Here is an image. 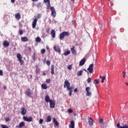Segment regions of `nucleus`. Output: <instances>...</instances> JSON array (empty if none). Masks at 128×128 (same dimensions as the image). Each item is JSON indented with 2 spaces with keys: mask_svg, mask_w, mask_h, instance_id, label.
I'll return each mask as SVG.
<instances>
[{
  "mask_svg": "<svg viewBox=\"0 0 128 128\" xmlns=\"http://www.w3.org/2000/svg\"><path fill=\"white\" fill-rule=\"evenodd\" d=\"M42 18V14H38L36 16H34V20L32 23V28H36V22L38 18Z\"/></svg>",
  "mask_w": 128,
  "mask_h": 128,
  "instance_id": "1",
  "label": "nucleus"
},
{
  "mask_svg": "<svg viewBox=\"0 0 128 128\" xmlns=\"http://www.w3.org/2000/svg\"><path fill=\"white\" fill-rule=\"evenodd\" d=\"M70 36V33L68 32H63L60 34V40H62L65 36Z\"/></svg>",
  "mask_w": 128,
  "mask_h": 128,
  "instance_id": "2",
  "label": "nucleus"
},
{
  "mask_svg": "<svg viewBox=\"0 0 128 128\" xmlns=\"http://www.w3.org/2000/svg\"><path fill=\"white\" fill-rule=\"evenodd\" d=\"M25 94L28 98H32V91L30 89L27 88Z\"/></svg>",
  "mask_w": 128,
  "mask_h": 128,
  "instance_id": "3",
  "label": "nucleus"
},
{
  "mask_svg": "<svg viewBox=\"0 0 128 128\" xmlns=\"http://www.w3.org/2000/svg\"><path fill=\"white\" fill-rule=\"evenodd\" d=\"M17 58L20 62V66H22V64H24V60H22V54L20 53L18 54Z\"/></svg>",
  "mask_w": 128,
  "mask_h": 128,
  "instance_id": "4",
  "label": "nucleus"
},
{
  "mask_svg": "<svg viewBox=\"0 0 128 128\" xmlns=\"http://www.w3.org/2000/svg\"><path fill=\"white\" fill-rule=\"evenodd\" d=\"M51 10V16H53V18H56V9H54V7L52 6L50 7Z\"/></svg>",
  "mask_w": 128,
  "mask_h": 128,
  "instance_id": "5",
  "label": "nucleus"
},
{
  "mask_svg": "<svg viewBox=\"0 0 128 128\" xmlns=\"http://www.w3.org/2000/svg\"><path fill=\"white\" fill-rule=\"evenodd\" d=\"M23 120H25V122H32V117L30 116L28 118L26 116H23Z\"/></svg>",
  "mask_w": 128,
  "mask_h": 128,
  "instance_id": "6",
  "label": "nucleus"
},
{
  "mask_svg": "<svg viewBox=\"0 0 128 128\" xmlns=\"http://www.w3.org/2000/svg\"><path fill=\"white\" fill-rule=\"evenodd\" d=\"M88 122L90 126H94V121L92 118H90V116H88Z\"/></svg>",
  "mask_w": 128,
  "mask_h": 128,
  "instance_id": "7",
  "label": "nucleus"
},
{
  "mask_svg": "<svg viewBox=\"0 0 128 128\" xmlns=\"http://www.w3.org/2000/svg\"><path fill=\"white\" fill-rule=\"evenodd\" d=\"M88 70L90 74H92L94 72V64H90L88 68Z\"/></svg>",
  "mask_w": 128,
  "mask_h": 128,
  "instance_id": "8",
  "label": "nucleus"
},
{
  "mask_svg": "<svg viewBox=\"0 0 128 128\" xmlns=\"http://www.w3.org/2000/svg\"><path fill=\"white\" fill-rule=\"evenodd\" d=\"M50 104V108H54L56 106V102L52 100H50V101L49 102Z\"/></svg>",
  "mask_w": 128,
  "mask_h": 128,
  "instance_id": "9",
  "label": "nucleus"
},
{
  "mask_svg": "<svg viewBox=\"0 0 128 128\" xmlns=\"http://www.w3.org/2000/svg\"><path fill=\"white\" fill-rule=\"evenodd\" d=\"M90 87H86V95L88 96H92V92H90Z\"/></svg>",
  "mask_w": 128,
  "mask_h": 128,
  "instance_id": "10",
  "label": "nucleus"
},
{
  "mask_svg": "<svg viewBox=\"0 0 128 128\" xmlns=\"http://www.w3.org/2000/svg\"><path fill=\"white\" fill-rule=\"evenodd\" d=\"M70 86V83L68 80H66L64 82V88H66Z\"/></svg>",
  "mask_w": 128,
  "mask_h": 128,
  "instance_id": "11",
  "label": "nucleus"
},
{
  "mask_svg": "<svg viewBox=\"0 0 128 128\" xmlns=\"http://www.w3.org/2000/svg\"><path fill=\"white\" fill-rule=\"evenodd\" d=\"M20 113L22 116H26V110L24 107L20 108Z\"/></svg>",
  "mask_w": 128,
  "mask_h": 128,
  "instance_id": "12",
  "label": "nucleus"
},
{
  "mask_svg": "<svg viewBox=\"0 0 128 128\" xmlns=\"http://www.w3.org/2000/svg\"><path fill=\"white\" fill-rule=\"evenodd\" d=\"M120 122H118L116 124V127L118 128H128V126L126 125V124H124L123 126H120Z\"/></svg>",
  "mask_w": 128,
  "mask_h": 128,
  "instance_id": "13",
  "label": "nucleus"
},
{
  "mask_svg": "<svg viewBox=\"0 0 128 128\" xmlns=\"http://www.w3.org/2000/svg\"><path fill=\"white\" fill-rule=\"evenodd\" d=\"M86 60L85 58H83L80 62L79 66H82L86 64Z\"/></svg>",
  "mask_w": 128,
  "mask_h": 128,
  "instance_id": "14",
  "label": "nucleus"
},
{
  "mask_svg": "<svg viewBox=\"0 0 128 128\" xmlns=\"http://www.w3.org/2000/svg\"><path fill=\"white\" fill-rule=\"evenodd\" d=\"M50 34L52 38H56V30H51Z\"/></svg>",
  "mask_w": 128,
  "mask_h": 128,
  "instance_id": "15",
  "label": "nucleus"
},
{
  "mask_svg": "<svg viewBox=\"0 0 128 128\" xmlns=\"http://www.w3.org/2000/svg\"><path fill=\"white\" fill-rule=\"evenodd\" d=\"M3 46L4 48H8L10 46V42L8 40H4L3 42Z\"/></svg>",
  "mask_w": 128,
  "mask_h": 128,
  "instance_id": "16",
  "label": "nucleus"
},
{
  "mask_svg": "<svg viewBox=\"0 0 128 128\" xmlns=\"http://www.w3.org/2000/svg\"><path fill=\"white\" fill-rule=\"evenodd\" d=\"M24 124H25L24 122H20L19 124V125H18V126H16V128H22L23 126H24Z\"/></svg>",
  "mask_w": 128,
  "mask_h": 128,
  "instance_id": "17",
  "label": "nucleus"
},
{
  "mask_svg": "<svg viewBox=\"0 0 128 128\" xmlns=\"http://www.w3.org/2000/svg\"><path fill=\"white\" fill-rule=\"evenodd\" d=\"M54 50L55 52H58L59 54H60L61 52V50H60V48H56V46H54Z\"/></svg>",
  "mask_w": 128,
  "mask_h": 128,
  "instance_id": "18",
  "label": "nucleus"
},
{
  "mask_svg": "<svg viewBox=\"0 0 128 128\" xmlns=\"http://www.w3.org/2000/svg\"><path fill=\"white\" fill-rule=\"evenodd\" d=\"M20 18H22V16H20V13L15 14V18L18 20H20Z\"/></svg>",
  "mask_w": 128,
  "mask_h": 128,
  "instance_id": "19",
  "label": "nucleus"
},
{
  "mask_svg": "<svg viewBox=\"0 0 128 128\" xmlns=\"http://www.w3.org/2000/svg\"><path fill=\"white\" fill-rule=\"evenodd\" d=\"M22 42H28V38L26 36L22 37L21 38Z\"/></svg>",
  "mask_w": 128,
  "mask_h": 128,
  "instance_id": "20",
  "label": "nucleus"
},
{
  "mask_svg": "<svg viewBox=\"0 0 128 128\" xmlns=\"http://www.w3.org/2000/svg\"><path fill=\"white\" fill-rule=\"evenodd\" d=\"M41 88L42 90H48V85L46 84H42L41 85Z\"/></svg>",
  "mask_w": 128,
  "mask_h": 128,
  "instance_id": "21",
  "label": "nucleus"
},
{
  "mask_svg": "<svg viewBox=\"0 0 128 128\" xmlns=\"http://www.w3.org/2000/svg\"><path fill=\"white\" fill-rule=\"evenodd\" d=\"M45 101L46 102H50V98L48 95H46L45 97Z\"/></svg>",
  "mask_w": 128,
  "mask_h": 128,
  "instance_id": "22",
  "label": "nucleus"
},
{
  "mask_svg": "<svg viewBox=\"0 0 128 128\" xmlns=\"http://www.w3.org/2000/svg\"><path fill=\"white\" fill-rule=\"evenodd\" d=\"M52 120H53V122H54V124L55 126H58V120H56V118H52Z\"/></svg>",
  "mask_w": 128,
  "mask_h": 128,
  "instance_id": "23",
  "label": "nucleus"
},
{
  "mask_svg": "<svg viewBox=\"0 0 128 128\" xmlns=\"http://www.w3.org/2000/svg\"><path fill=\"white\" fill-rule=\"evenodd\" d=\"M70 128H74V122L72 120L70 122V124L69 126Z\"/></svg>",
  "mask_w": 128,
  "mask_h": 128,
  "instance_id": "24",
  "label": "nucleus"
},
{
  "mask_svg": "<svg viewBox=\"0 0 128 128\" xmlns=\"http://www.w3.org/2000/svg\"><path fill=\"white\" fill-rule=\"evenodd\" d=\"M51 74H54V65L51 66Z\"/></svg>",
  "mask_w": 128,
  "mask_h": 128,
  "instance_id": "25",
  "label": "nucleus"
},
{
  "mask_svg": "<svg viewBox=\"0 0 128 128\" xmlns=\"http://www.w3.org/2000/svg\"><path fill=\"white\" fill-rule=\"evenodd\" d=\"M71 52L73 54H76V51L74 50V46H73L72 48H71Z\"/></svg>",
  "mask_w": 128,
  "mask_h": 128,
  "instance_id": "26",
  "label": "nucleus"
},
{
  "mask_svg": "<svg viewBox=\"0 0 128 128\" xmlns=\"http://www.w3.org/2000/svg\"><path fill=\"white\" fill-rule=\"evenodd\" d=\"M100 78H102L101 82L102 84L104 82V80H106V76H100Z\"/></svg>",
  "mask_w": 128,
  "mask_h": 128,
  "instance_id": "27",
  "label": "nucleus"
},
{
  "mask_svg": "<svg viewBox=\"0 0 128 128\" xmlns=\"http://www.w3.org/2000/svg\"><path fill=\"white\" fill-rule=\"evenodd\" d=\"M82 72H84V71L82 70H80L77 72V76H82Z\"/></svg>",
  "mask_w": 128,
  "mask_h": 128,
  "instance_id": "28",
  "label": "nucleus"
},
{
  "mask_svg": "<svg viewBox=\"0 0 128 128\" xmlns=\"http://www.w3.org/2000/svg\"><path fill=\"white\" fill-rule=\"evenodd\" d=\"M52 122V116H48L46 118V122Z\"/></svg>",
  "mask_w": 128,
  "mask_h": 128,
  "instance_id": "29",
  "label": "nucleus"
},
{
  "mask_svg": "<svg viewBox=\"0 0 128 128\" xmlns=\"http://www.w3.org/2000/svg\"><path fill=\"white\" fill-rule=\"evenodd\" d=\"M100 122V124H102V126H104V119L102 118H99Z\"/></svg>",
  "mask_w": 128,
  "mask_h": 128,
  "instance_id": "30",
  "label": "nucleus"
},
{
  "mask_svg": "<svg viewBox=\"0 0 128 128\" xmlns=\"http://www.w3.org/2000/svg\"><path fill=\"white\" fill-rule=\"evenodd\" d=\"M36 42H42V39L40 37H36Z\"/></svg>",
  "mask_w": 128,
  "mask_h": 128,
  "instance_id": "31",
  "label": "nucleus"
},
{
  "mask_svg": "<svg viewBox=\"0 0 128 128\" xmlns=\"http://www.w3.org/2000/svg\"><path fill=\"white\" fill-rule=\"evenodd\" d=\"M36 8H42V3L40 2L36 4Z\"/></svg>",
  "mask_w": 128,
  "mask_h": 128,
  "instance_id": "32",
  "label": "nucleus"
},
{
  "mask_svg": "<svg viewBox=\"0 0 128 128\" xmlns=\"http://www.w3.org/2000/svg\"><path fill=\"white\" fill-rule=\"evenodd\" d=\"M36 74H40V68H38L36 67Z\"/></svg>",
  "mask_w": 128,
  "mask_h": 128,
  "instance_id": "33",
  "label": "nucleus"
},
{
  "mask_svg": "<svg viewBox=\"0 0 128 128\" xmlns=\"http://www.w3.org/2000/svg\"><path fill=\"white\" fill-rule=\"evenodd\" d=\"M70 54V51L68 50L67 52H64V53L63 54H64V56H68V55Z\"/></svg>",
  "mask_w": 128,
  "mask_h": 128,
  "instance_id": "34",
  "label": "nucleus"
},
{
  "mask_svg": "<svg viewBox=\"0 0 128 128\" xmlns=\"http://www.w3.org/2000/svg\"><path fill=\"white\" fill-rule=\"evenodd\" d=\"M46 9L48 10L49 8H50V2H49L48 3V4H46Z\"/></svg>",
  "mask_w": 128,
  "mask_h": 128,
  "instance_id": "35",
  "label": "nucleus"
},
{
  "mask_svg": "<svg viewBox=\"0 0 128 128\" xmlns=\"http://www.w3.org/2000/svg\"><path fill=\"white\" fill-rule=\"evenodd\" d=\"M72 88H74L70 86L66 88L67 90H69V92H72Z\"/></svg>",
  "mask_w": 128,
  "mask_h": 128,
  "instance_id": "36",
  "label": "nucleus"
},
{
  "mask_svg": "<svg viewBox=\"0 0 128 128\" xmlns=\"http://www.w3.org/2000/svg\"><path fill=\"white\" fill-rule=\"evenodd\" d=\"M94 84H100V82H98V80L96 79L94 80Z\"/></svg>",
  "mask_w": 128,
  "mask_h": 128,
  "instance_id": "37",
  "label": "nucleus"
},
{
  "mask_svg": "<svg viewBox=\"0 0 128 128\" xmlns=\"http://www.w3.org/2000/svg\"><path fill=\"white\" fill-rule=\"evenodd\" d=\"M41 54H46V49L43 48L41 50Z\"/></svg>",
  "mask_w": 128,
  "mask_h": 128,
  "instance_id": "38",
  "label": "nucleus"
},
{
  "mask_svg": "<svg viewBox=\"0 0 128 128\" xmlns=\"http://www.w3.org/2000/svg\"><path fill=\"white\" fill-rule=\"evenodd\" d=\"M72 64H70V65L68 66V70H71L72 68Z\"/></svg>",
  "mask_w": 128,
  "mask_h": 128,
  "instance_id": "39",
  "label": "nucleus"
},
{
  "mask_svg": "<svg viewBox=\"0 0 128 128\" xmlns=\"http://www.w3.org/2000/svg\"><path fill=\"white\" fill-rule=\"evenodd\" d=\"M92 82V78H88L87 80V82H88V84H90V82Z\"/></svg>",
  "mask_w": 128,
  "mask_h": 128,
  "instance_id": "40",
  "label": "nucleus"
},
{
  "mask_svg": "<svg viewBox=\"0 0 128 128\" xmlns=\"http://www.w3.org/2000/svg\"><path fill=\"white\" fill-rule=\"evenodd\" d=\"M1 126L2 128H8V126L6 125L2 124L1 125Z\"/></svg>",
  "mask_w": 128,
  "mask_h": 128,
  "instance_id": "41",
  "label": "nucleus"
},
{
  "mask_svg": "<svg viewBox=\"0 0 128 128\" xmlns=\"http://www.w3.org/2000/svg\"><path fill=\"white\" fill-rule=\"evenodd\" d=\"M22 34H24V31L22 30H19V34H20V36H22Z\"/></svg>",
  "mask_w": 128,
  "mask_h": 128,
  "instance_id": "42",
  "label": "nucleus"
},
{
  "mask_svg": "<svg viewBox=\"0 0 128 128\" xmlns=\"http://www.w3.org/2000/svg\"><path fill=\"white\" fill-rule=\"evenodd\" d=\"M44 122V120L43 119H40L39 120V123L42 124Z\"/></svg>",
  "mask_w": 128,
  "mask_h": 128,
  "instance_id": "43",
  "label": "nucleus"
},
{
  "mask_svg": "<svg viewBox=\"0 0 128 128\" xmlns=\"http://www.w3.org/2000/svg\"><path fill=\"white\" fill-rule=\"evenodd\" d=\"M46 82L47 84H50V79H47V80H46Z\"/></svg>",
  "mask_w": 128,
  "mask_h": 128,
  "instance_id": "44",
  "label": "nucleus"
},
{
  "mask_svg": "<svg viewBox=\"0 0 128 128\" xmlns=\"http://www.w3.org/2000/svg\"><path fill=\"white\" fill-rule=\"evenodd\" d=\"M5 120H6V122H10V118L7 117V118H5Z\"/></svg>",
  "mask_w": 128,
  "mask_h": 128,
  "instance_id": "45",
  "label": "nucleus"
},
{
  "mask_svg": "<svg viewBox=\"0 0 128 128\" xmlns=\"http://www.w3.org/2000/svg\"><path fill=\"white\" fill-rule=\"evenodd\" d=\"M46 64L48 65V66H50V61L48 60L46 62Z\"/></svg>",
  "mask_w": 128,
  "mask_h": 128,
  "instance_id": "46",
  "label": "nucleus"
},
{
  "mask_svg": "<svg viewBox=\"0 0 128 128\" xmlns=\"http://www.w3.org/2000/svg\"><path fill=\"white\" fill-rule=\"evenodd\" d=\"M44 2L45 3V4H46V2H50V0H44Z\"/></svg>",
  "mask_w": 128,
  "mask_h": 128,
  "instance_id": "47",
  "label": "nucleus"
},
{
  "mask_svg": "<svg viewBox=\"0 0 128 128\" xmlns=\"http://www.w3.org/2000/svg\"><path fill=\"white\" fill-rule=\"evenodd\" d=\"M122 74H123V78H126V72L124 71L122 72Z\"/></svg>",
  "mask_w": 128,
  "mask_h": 128,
  "instance_id": "48",
  "label": "nucleus"
},
{
  "mask_svg": "<svg viewBox=\"0 0 128 128\" xmlns=\"http://www.w3.org/2000/svg\"><path fill=\"white\" fill-rule=\"evenodd\" d=\"M0 76H4L2 70H0Z\"/></svg>",
  "mask_w": 128,
  "mask_h": 128,
  "instance_id": "49",
  "label": "nucleus"
},
{
  "mask_svg": "<svg viewBox=\"0 0 128 128\" xmlns=\"http://www.w3.org/2000/svg\"><path fill=\"white\" fill-rule=\"evenodd\" d=\"M68 112H70V114H72V109H68Z\"/></svg>",
  "mask_w": 128,
  "mask_h": 128,
  "instance_id": "50",
  "label": "nucleus"
},
{
  "mask_svg": "<svg viewBox=\"0 0 128 128\" xmlns=\"http://www.w3.org/2000/svg\"><path fill=\"white\" fill-rule=\"evenodd\" d=\"M50 28L47 29V30H46L47 34H50Z\"/></svg>",
  "mask_w": 128,
  "mask_h": 128,
  "instance_id": "51",
  "label": "nucleus"
},
{
  "mask_svg": "<svg viewBox=\"0 0 128 128\" xmlns=\"http://www.w3.org/2000/svg\"><path fill=\"white\" fill-rule=\"evenodd\" d=\"M72 91L70 92V94H69L70 96H72Z\"/></svg>",
  "mask_w": 128,
  "mask_h": 128,
  "instance_id": "52",
  "label": "nucleus"
},
{
  "mask_svg": "<svg viewBox=\"0 0 128 128\" xmlns=\"http://www.w3.org/2000/svg\"><path fill=\"white\" fill-rule=\"evenodd\" d=\"M74 92H78V89L76 88L74 90Z\"/></svg>",
  "mask_w": 128,
  "mask_h": 128,
  "instance_id": "53",
  "label": "nucleus"
},
{
  "mask_svg": "<svg viewBox=\"0 0 128 128\" xmlns=\"http://www.w3.org/2000/svg\"><path fill=\"white\" fill-rule=\"evenodd\" d=\"M28 50H30V52H32V48H30V47H28Z\"/></svg>",
  "mask_w": 128,
  "mask_h": 128,
  "instance_id": "54",
  "label": "nucleus"
},
{
  "mask_svg": "<svg viewBox=\"0 0 128 128\" xmlns=\"http://www.w3.org/2000/svg\"><path fill=\"white\" fill-rule=\"evenodd\" d=\"M16 0H11V2H12V4H14V2H15Z\"/></svg>",
  "mask_w": 128,
  "mask_h": 128,
  "instance_id": "55",
  "label": "nucleus"
},
{
  "mask_svg": "<svg viewBox=\"0 0 128 128\" xmlns=\"http://www.w3.org/2000/svg\"><path fill=\"white\" fill-rule=\"evenodd\" d=\"M32 2H38V0H32Z\"/></svg>",
  "mask_w": 128,
  "mask_h": 128,
  "instance_id": "56",
  "label": "nucleus"
},
{
  "mask_svg": "<svg viewBox=\"0 0 128 128\" xmlns=\"http://www.w3.org/2000/svg\"><path fill=\"white\" fill-rule=\"evenodd\" d=\"M4 90H6V86H4Z\"/></svg>",
  "mask_w": 128,
  "mask_h": 128,
  "instance_id": "57",
  "label": "nucleus"
},
{
  "mask_svg": "<svg viewBox=\"0 0 128 128\" xmlns=\"http://www.w3.org/2000/svg\"><path fill=\"white\" fill-rule=\"evenodd\" d=\"M83 70H84V71L86 72H88V71H87L86 69H83Z\"/></svg>",
  "mask_w": 128,
  "mask_h": 128,
  "instance_id": "58",
  "label": "nucleus"
},
{
  "mask_svg": "<svg viewBox=\"0 0 128 128\" xmlns=\"http://www.w3.org/2000/svg\"><path fill=\"white\" fill-rule=\"evenodd\" d=\"M125 84H126V86H128V82H125Z\"/></svg>",
  "mask_w": 128,
  "mask_h": 128,
  "instance_id": "59",
  "label": "nucleus"
},
{
  "mask_svg": "<svg viewBox=\"0 0 128 128\" xmlns=\"http://www.w3.org/2000/svg\"><path fill=\"white\" fill-rule=\"evenodd\" d=\"M46 73L43 72V75H44V76H46Z\"/></svg>",
  "mask_w": 128,
  "mask_h": 128,
  "instance_id": "60",
  "label": "nucleus"
},
{
  "mask_svg": "<svg viewBox=\"0 0 128 128\" xmlns=\"http://www.w3.org/2000/svg\"><path fill=\"white\" fill-rule=\"evenodd\" d=\"M30 78H32V75H30Z\"/></svg>",
  "mask_w": 128,
  "mask_h": 128,
  "instance_id": "61",
  "label": "nucleus"
},
{
  "mask_svg": "<svg viewBox=\"0 0 128 128\" xmlns=\"http://www.w3.org/2000/svg\"><path fill=\"white\" fill-rule=\"evenodd\" d=\"M71 2H74V0H70Z\"/></svg>",
  "mask_w": 128,
  "mask_h": 128,
  "instance_id": "62",
  "label": "nucleus"
},
{
  "mask_svg": "<svg viewBox=\"0 0 128 128\" xmlns=\"http://www.w3.org/2000/svg\"><path fill=\"white\" fill-rule=\"evenodd\" d=\"M47 49H48V47L46 48Z\"/></svg>",
  "mask_w": 128,
  "mask_h": 128,
  "instance_id": "63",
  "label": "nucleus"
},
{
  "mask_svg": "<svg viewBox=\"0 0 128 128\" xmlns=\"http://www.w3.org/2000/svg\"><path fill=\"white\" fill-rule=\"evenodd\" d=\"M0 110H1V109H0Z\"/></svg>",
  "mask_w": 128,
  "mask_h": 128,
  "instance_id": "64",
  "label": "nucleus"
}]
</instances>
